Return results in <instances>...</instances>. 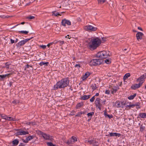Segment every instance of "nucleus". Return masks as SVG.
Here are the masks:
<instances>
[{
  "label": "nucleus",
  "instance_id": "obj_1",
  "mask_svg": "<svg viewBox=\"0 0 146 146\" xmlns=\"http://www.w3.org/2000/svg\"><path fill=\"white\" fill-rule=\"evenodd\" d=\"M69 81L67 78H64L57 82L53 87V90H56L58 88H62L66 87L68 85Z\"/></svg>",
  "mask_w": 146,
  "mask_h": 146
},
{
  "label": "nucleus",
  "instance_id": "obj_2",
  "mask_svg": "<svg viewBox=\"0 0 146 146\" xmlns=\"http://www.w3.org/2000/svg\"><path fill=\"white\" fill-rule=\"evenodd\" d=\"M101 43V40L98 38L92 39L88 43V47L92 50H94L100 46Z\"/></svg>",
  "mask_w": 146,
  "mask_h": 146
},
{
  "label": "nucleus",
  "instance_id": "obj_3",
  "mask_svg": "<svg viewBox=\"0 0 146 146\" xmlns=\"http://www.w3.org/2000/svg\"><path fill=\"white\" fill-rule=\"evenodd\" d=\"M101 60L100 59H94L90 61L89 64L91 66L99 65L101 64Z\"/></svg>",
  "mask_w": 146,
  "mask_h": 146
},
{
  "label": "nucleus",
  "instance_id": "obj_4",
  "mask_svg": "<svg viewBox=\"0 0 146 146\" xmlns=\"http://www.w3.org/2000/svg\"><path fill=\"white\" fill-rule=\"evenodd\" d=\"M84 29L87 31L94 32L97 30V28L96 27H93L90 25H88L84 27Z\"/></svg>",
  "mask_w": 146,
  "mask_h": 146
},
{
  "label": "nucleus",
  "instance_id": "obj_5",
  "mask_svg": "<svg viewBox=\"0 0 146 146\" xmlns=\"http://www.w3.org/2000/svg\"><path fill=\"white\" fill-rule=\"evenodd\" d=\"M137 82H139L138 84H135L131 86V88L133 90H135L136 89L140 87L142 85V84L143 83L141 80H138V79L137 80Z\"/></svg>",
  "mask_w": 146,
  "mask_h": 146
},
{
  "label": "nucleus",
  "instance_id": "obj_6",
  "mask_svg": "<svg viewBox=\"0 0 146 146\" xmlns=\"http://www.w3.org/2000/svg\"><path fill=\"white\" fill-rule=\"evenodd\" d=\"M101 102V100L99 98H96L95 101V104L96 107H97L100 110L101 109V108L102 105Z\"/></svg>",
  "mask_w": 146,
  "mask_h": 146
},
{
  "label": "nucleus",
  "instance_id": "obj_7",
  "mask_svg": "<svg viewBox=\"0 0 146 146\" xmlns=\"http://www.w3.org/2000/svg\"><path fill=\"white\" fill-rule=\"evenodd\" d=\"M32 38L28 39H25L23 40H22L18 43L17 44V46L18 47L24 45L26 42L30 40Z\"/></svg>",
  "mask_w": 146,
  "mask_h": 146
},
{
  "label": "nucleus",
  "instance_id": "obj_8",
  "mask_svg": "<svg viewBox=\"0 0 146 146\" xmlns=\"http://www.w3.org/2000/svg\"><path fill=\"white\" fill-rule=\"evenodd\" d=\"M61 24L63 26L65 27L66 26V24H67L68 25H71V23L69 20L64 19L62 20L61 22Z\"/></svg>",
  "mask_w": 146,
  "mask_h": 146
},
{
  "label": "nucleus",
  "instance_id": "obj_9",
  "mask_svg": "<svg viewBox=\"0 0 146 146\" xmlns=\"http://www.w3.org/2000/svg\"><path fill=\"white\" fill-rule=\"evenodd\" d=\"M90 73L89 72H86L84 75H83L82 77L81 78L83 81L85 80L90 75Z\"/></svg>",
  "mask_w": 146,
  "mask_h": 146
},
{
  "label": "nucleus",
  "instance_id": "obj_10",
  "mask_svg": "<svg viewBox=\"0 0 146 146\" xmlns=\"http://www.w3.org/2000/svg\"><path fill=\"white\" fill-rule=\"evenodd\" d=\"M143 35V33L140 32H138L136 34V37L137 40H141L142 39V36Z\"/></svg>",
  "mask_w": 146,
  "mask_h": 146
},
{
  "label": "nucleus",
  "instance_id": "obj_11",
  "mask_svg": "<svg viewBox=\"0 0 146 146\" xmlns=\"http://www.w3.org/2000/svg\"><path fill=\"white\" fill-rule=\"evenodd\" d=\"M42 136L43 138L45 139L51 140L52 139V137H50V135H47L44 133Z\"/></svg>",
  "mask_w": 146,
  "mask_h": 146
},
{
  "label": "nucleus",
  "instance_id": "obj_12",
  "mask_svg": "<svg viewBox=\"0 0 146 146\" xmlns=\"http://www.w3.org/2000/svg\"><path fill=\"white\" fill-rule=\"evenodd\" d=\"M124 105H125V104L123 102H117L115 103V106L117 108H123Z\"/></svg>",
  "mask_w": 146,
  "mask_h": 146
},
{
  "label": "nucleus",
  "instance_id": "obj_13",
  "mask_svg": "<svg viewBox=\"0 0 146 146\" xmlns=\"http://www.w3.org/2000/svg\"><path fill=\"white\" fill-rule=\"evenodd\" d=\"M28 134H29V132L27 131H22L17 132L15 134L16 136H17L18 135H25Z\"/></svg>",
  "mask_w": 146,
  "mask_h": 146
},
{
  "label": "nucleus",
  "instance_id": "obj_14",
  "mask_svg": "<svg viewBox=\"0 0 146 146\" xmlns=\"http://www.w3.org/2000/svg\"><path fill=\"white\" fill-rule=\"evenodd\" d=\"M110 52L109 51H103V56L104 58H105L108 56H110L109 54Z\"/></svg>",
  "mask_w": 146,
  "mask_h": 146
},
{
  "label": "nucleus",
  "instance_id": "obj_15",
  "mask_svg": "<svg viewBox=\"0 0 146 146\" xmlns=\"http://www.w3.org/2000/svg\"><path fill=\"white\" fill-rule=\"evenodd\" d=\"M146 78V73L144 74L143 75L141 76L138 78V80H141L143 82L145 81L144 79Z\"/></svg>",
  "mask_w": 146,
  "mask_h": 146
},
{
  "label": "nucleus",
  "instance_id": "obj_16",
  "mask_svg": "<svg viewBox=\"0 0 146 146\" xmlns=\"http://www.w3.org/2000/svg\"><path fill=\"white\" fill-rule=\"evenodd\" d=\"M88 142L90 144H92L94 146H98L97 145L98 142L95 140H91L88 141Z\"/></svg>",
  "mask_w": 146,
  "mask_h": 146
},
{
  "label": "nucleus",
  "instance_id": "obj_17",
  "mask_svg": "<svg viewBox=\"0 0 146 146\" xmlns=\"http://www.w3.org/2000/svg\"><path fill=\"white\" fill-rule=\"evenodd\" d=\"M6 120L9 121H17V119H16L12 117H8L7 116Z\"/></svg>",
  "mask_w": 146,
  "mask_h": 146
},
{
  "label": "nucleus",
  "instance_id": "obj_18",
  "mask_svg": "<svg viewBox=\"0 0 146 146\" xmlns=\"http://www.w3.org/2000/svg\"><path fill=\"white\" fill-rule=\"evenodd\" d=\"M96 57L98 58H103L104 56H103V51L98 52L96 54Z\"/></svg>",
  "mask_w": 146,
  "mask_h": 146
},
{
  "label": "nucleus",
  "instance_id": "obj_19",
  "mask_svg": "<svg viewBox=\"0 0 146 146\" xmlns=\"http://www.w3.org/2000/svg\"><path fill=\"white\" fill-rule=\"evenodd\" d=\"M109 135L111 137L118 136L119 137L121 135L120 134L116 133H110Z\"/></svg>",
  "mask_w": 146,
  "mask_h": 146
},
{
  "label": "nucleus",
  "instance_id": "obj_20",
  "mask_svg": "<svg viewBox=\"0 0 146 146\" xmlns=\"http://www.w3.org/2000/svg\"><path fill=\"white\" fill-rule=\"evenodd\" d=\"M52 16L58 17V16H60L61 15L60 13H59L58 12H57L56 11H53L52 12Z\"/></svg>",
  "mask_w": 146,
  "mask_h": 146
},
{
  "label": "nucleus",
  "instance_id": "obj_21",
  "mask_svg": "<svg viewBox=\"0 0 146 146\" xmlns=\"http://www.w3.org/2000/svg\"><path fill=\"white\" fill-rule=\"evenodd\" d=\"M12 74V73H10L9 74H7L5 75H0V77L1 78H5L6 77H7L8 78H9L10 77V75Z\"/></svg>",
  "mask_w": 146,
  "mask_h": 146
},
{
  "label": "nucleus",
  "instance_id": "obj_22",
  "mask_svg": "<svg viewBox=\"0 0 146 146\" xmlns=\"http://www.w3.org/2000/svg\"><path fill=\"white\" fill-rule=\"evenodd\" d=\"M112 93L113 94L114 93H115L117 91L118 89V86H112Z\"/></svg>",
  "mask_w": 146,
  "mask_h": 146
},
{
  "label": "nucleus",
  "instance_id": "obj_23",
  "mask_svg": "<svg viewBox=\"0 0 146 146\" xmlns=\"http://www.w3.org/2000/svg\"><path fill=\"white\" fill-rule=\"evenodd\" d=\"M90 97V95H84L81 97V99L82 100H86L89 98Z\"/></svg>",
  "mask_w": 146,
  "mask_h": 146
},
{
  "label": "nucleus",
  "instance_id": "obj_24",
  "mask_svg": "<svg viewBox=\"0 0 146 146\" xmlns=\"http://www.w3.org/2000/svg\"><path fill=\"white\" fill-rule=\"evenodd\" d=\"M139 116L141 118H146V113H140L139 114Z\"/></svg>",
  "mask_w": 146,
  "mask_h": 146
},
{
  "label": "nucleus",
  "instance_id": "obj_25",
  "mask_svg": "<svg viewBox=\"0 0 146 146\" xmlns=\"http://www.w3.org/2000/svg\"><path fill=\"white\" fill-rule=\"evenodd\" d=\"M66 143L68 145H69L72 144L74 143V142H73V140H72V139L71 137L69 139L67 140Z\"/></svg>",
  "mask_w": 146,
  "mask_h": 146
},
{
  "label": "nucleus",
  "instance_id": "obj_26",
  "mask_svg": "<svg viewBox=\"0 0 146 146\" xmlns=\"http://www.w3.org/2000/svg\"><path fill=\"white\" fill-rule=\"evenodd\" d=\"M39 64L40 66H42L43 65H45L46 66H48L49 64V62H44L42 61L40 62Z\"/></svg>",
  "mask_w": 146,
  "mask_h": 146
},
{
  "label": "nucleus",
  "instance_id": "obj_27",
  "mask_svg": "<svg viewBox=\"0 0 146 146\" xmlns=\"http://www.w3.org/2000/svg\"><path fill=\"white\" fill-rule=\"evenodd\" d=\"M12 142L13 145H17L18 144L19 141L17 139H15L13 140Z\"/></svg>",
  "mask_w": 146,
  "mask_h": 146
},
{
  "label": "nucleus",
  "instance_id": "obj_28",
  "mask_svg": "<svg viewBox=\"0 0 146 146\" xmlns=\"http://www.w3.org/2000/svg\"><path fill=\"white\" fill-rule=\"evenodd\" d=\"M83 105V102H81L77 104V105L76 106V109H78L79 108H80Z\"/></svg>",
  "mask_w": 146,
  "mask_h": 146
},
{
  "label": "nucleus",
  "instance_id": "obj_29",
  "mask_svg": "<svg viewBox=\"0 0 146 146\" xmlns=\"http://www.w3.org/2000/svg\"><path fill=\"white\" fill-rule=\"evenodd\" d=\"M136 93H135L133 95H131L130 96L128 97V99L130 100H132L136 96Z\"/></svg>",
  "mask_w": 146,
  "mask_h": 146
},
{
  "label": "nucleus",
  "instance_id": "obj_30",
  "mask_svg": "<svg viewBox=\"0 0 146 146\" xmlns=\"http://www.w3.org/2000/svg\"><path fill=\"white\" fill-rule=\"evenodd\" d=\"M130 74L129 73H127L125 74L123 77L124 80H125L127 78L130 76Z\"/></svg>",
  "mask_w": 146,
  "mask_h": 146
},
{
  "label": "nucleus",
  "instance_id": "obj_31",
  "mask_svg": "<svg viewBox=\"0 0 146 146\" xmlns=\"http://www.w3.org/2000/svg\"><path fill=\"white\" fill-rule=\"evenodd\" d=\"M91 87L92 89L93 90V91L96 90L97 87L96 86V84H92L91 85Z\"/></svg>",
  "mask_w": 146,
  "mask_h": 146
},
{
  "label": "nucleus",
  "instance_id": "obj_32",
  "mask_svg": "<svg viewBox=\"0 0 146 146\" xmlns=\"http://www.w3.org/2000/svg\"><path fill=\"white\" fill-rule=\"evenodd\" d=\"M26 124L27 125H32L33 126L35 125V122H27V123H26Z\"/></svg>",
  "mask_w": 146,
  "mask_h": 146
},
{
  "label": "nucleus",
  "instance_id": "obj_33",
  "mask_svg": "<svg viewBox=\"0 0 146 146\" xmlns=\"http://www.w3.org/2000/svg\"><path fill=\"white\" fill-rule=\"evenodd\" d=\"M98 4H102L106 1V0H98Z\"/></svg>",
  "mask_w": 146,
  "mask_h": 146
},
{
  "label": "nucleus",
  "instance_id": "obj_34",
  "mask_svg": "<svg viewBox=\"0 0 146 146\" xmlns=\"http://www.w3.org/2000/svg\"><path fill=\"white\" fill-rule=\"evenodd\" d=\"M105 62L107 64H109L111 63V61L110 59H106L104 60Z\"/></svg>",
  "mask_w": 146,
  "mask_h": 146
},
{
  "label": "nucleus",
  "instance_id": "obj_35",
  "mask_svg": "<svg viewBox=\"0 0 146 146\" xmlns=\"http://www.w3.org/2000/svg\"><path fill=\"white\" fill-rule=\"evenodd\" d=\"M94 112H91L90 113H88L87 115L88 116V117L90 116V118H91L92 116L94 115Z\"/></svg>",
  "mask_w": 146,
  "mask_h": 146
},
{
  "label": "nucleus",
  "instance_id": "obj_36",
  "mask_svg": "<svg viewBox=\"0 0 146 146\" xmlns=\"http://www.w3.org/2000/svg\"><path fill=\"white\" fill-rule=\"evenodd\" d=\"M33 136H28V137H27L26 139H27V140L29 141L33 139Z\"/></svg>",
  "mask_w": 146,
  "mask_h": 146
},
{
  "label": "nucleus",
  "instance_id": "obj_37",
  "mask_svg": "<svg viewBox=\"0 0 146 146\" xmlns=\"http://www.w3.org/2000/svg\"><path fill=\"white\" fill-rule=\"evenodd\" d=\"M71 138L72 139V140H73V142H74V143L75 142L77 141V138L76 137L72 136L71 137Z\"/></svg>",
  "mask_w": 146,
  "mask_h": 146
},
{
  "label": "nucleus",
  "instance_id": "obj_38",
  "mask_svg": "<svg viewBox=\"0 0 146 146\" xmlns=\"http://www.w3.org/2000/svg\"><path fill=\"white\" fill-rule=\"evenodd\" d=\"M137 105L136 104H131L129 105H127V107H129V108H133L135 106Z\"/></svg>",
  "mask_w": 146,
  "mask_h": 146
},
{
  "label": "nucleus",
  "instance_id": "obj_39",
  "mask_svg": "<svg viewBox=\"0 0 146 146\" xmlns=\"http://www.w3.org/2000/svg\"><path fill=\"white\" fill-rule=\"evenodd\" d=\"M0 115H1V117L2 119H4L5 120H6V117L7 116L5 115H3V114L1 115L0 114Z\"/></svg>",
  "mask_w": 146,
  "mask_h": 146
},
{
  "label": "nucleus",
  "instance_id": "obj_40",
  "mask_svg": "<svg viewBox=\"0 0 146 146\" xmlns=\"http://www.w3.org/2000/svg\"><path fill=\"white\" fill-rule=\"evenodd\" d=\"M19 32L21 33H24L25 34H27L28 33V31H19Z\"/></svg>",
  "mask_w": 146,
  "mask_h": 146
},
{
  "label": "nucleus",
  "instance_id": "obj_41",
  "mask_svg": "<svg viewBox=\"0 0 146 146\" xmlns=\"http://www.w3.org/2000/svg\"><path fill=\"white\" fill-rule=\"evenodd\" d=\"M37 133L38 135H42L44 133L42 132L41 131H39V130L37 131Z\"/></svg>",
  "mask_w": 146,
  "mask_h": 146
},
{
  "label": "nucleus",
  "instance_id": "obj_42",
  "mask_svg": "<svg viewBox=\"0 0 146 146\" xmlns=\"http://www.w3.org/2000/svg\"><path fill=\"white\" fill-rule=\"evenodd\" d=\"M47 145L49 146H55L54 145H53L51 142H47Z\"/></svg>",
  "mask_w": 146,
  "mask_h": 146
},
{
  "label": "nucleus",
  "instance_id": "obj_43",
  "mask_svg": "<svg viewBox=\"0 0 146 146\" xmlns=\"http://www.w3.org/2000/svg\"><path fill=\"white\" fill-rule=\"evenodd\" d=\"M35 18L34 16H30L27 17V18L29 19H34Z\"/></svg>",
  "mask_w": 146,
  "mask_h": 146
},
{
  "label": "nucleus",
  "instance_id": "obj_44",
  "mask_svg": "<svg viewBox=\"0 0 146 146\" xmlns=\"http://www.w3.org/2000/svg\"><path fill=\"white\" fill-rule=\"evenodd\" d=\"M95 96H93L90 99V101L91 102H93L95 100Z\"/></svg>",
  "mask_w": 146,
  "mask_h": 146
},
{
  "label": "nucleus",
  "instance_id": "obj_45",
  "mask_svg": "<svg viewBox=\"0 0 146 146\" xmlns=\"http://www.w3.org/2000/svg\"><path fill=\"white\" fill-rule=\"evenodd\" d=\"M82 114V113L80 112H78V114L76 115V117H80L81 115Z\"/></svg>",
  "mask_w": 146,
  "mask_h": 146
},
{
  "label": "nucleus",
  "instance_id": "obj_46",
  "mask_svg": "<svg viewBox=\"0 0 146 146\" xmlns=\"http://www.w3.org/2000/svg\"><path fill=\"white\" fill-rule=\"evenodd\" d=\"M22 140L23 141L24 143H27L28 142V141L27 140V139H26L25 140H24V139H22Z\"/></svg>",
  "mask_w": 146,
  "mask_h": 146
},
{
  "label": "nucleus",
  "instance_id": "obj_47",
  "mask_svg": "<svg viewBox=\"0 0 146 146\" xmlns=\"http://www.w3.org/2000/svg\"><path fill=\"white\" fill-rule=\"evenodd\" d=\"M19 102L18 100H15L12 102V103L13 104H17L19 103Z\"/></svg>",
  "mask_w": 146,
  "mask_h": 146
},
{
  "label": "nucleus",
  "instance_id": "obj_48",
  "mask_svg": "<svg viewBox=\"0 0 146 146\" xmlns=\"http://www.w3.org/2000/svg\"><path fill=\"white\" fill-rule=\"evenodd\" d=\"M40 46L43 49H45L46 47V46L45 45H41Z\"/></svg>",
  "mask_w": 146,
  "mask_h": 146
},
{
  "label": "nucleus",
  "instance_id": "obj_49",
  "mask_svg": "<svg viewBox=\"0 0 146 146\" xmlns=\"http://www.w3.org/2000/svg\"><path fill=\"white\" fill-rule=\"evenodd\" d=\"M110 91L108 90H106L105 92V93L108 94H110Z\"/></svg>",
  "mask_w": 146,
  "mask_h": 146
},
{
  "label": "nucleus",
  "instance_id": "obj_50",
  "mask_svg": "<svg viewBox=\"0 0 146 146\" xmlns=\"http://www.w3.org/2000/svg\"><path fill=\"white\" fill-rule=\"evenodd\" d=\"M58 42H59L61 44H63L64 43V41H58ZM57 42H55V43H57Z\"/></svg>",
  "mask_w": 146,
  "mask_h": 146
},
{
  "label": "nucleus",
  "instance_id": "obj_51",
  "mask_svg": "<svg viewBox=\"0 0 146 146\" xmlns=\"http://www.w3.org/2000/svg\"><path fill=\"white\" fill-rule=\"evenodd\" d=\"M54 43V42H51V43H50L48 44H47V46H48V47H49L51 45H52Z\"/></svg>",
  "mask_w": 146,
  "mask_h": 146
},
{
  "label": "nucleus",
  "instance_id": "obj_52",
  "mask_svg": "<svg viewBox=\"0 0 146 146\" xmlns=\"http://www.w3.org/2000/svg\"><path fill=\"white\" fill-rule=\"evenodd\" d=\"M106 115L110 118H111L112 117V115Z\"/></svg>",
  "mask_w": 146,
  "mask_h": 146
},
{
  "label": "nucleus",
  "instance_id": "obj_53",
  "mask_svg": "<svg viewBox=\"0 0 146 146\" xmlns=\"http://www.w3.org/2000/svg\"><path fill=\"white\" fill-rule=\"evenodd\" d=\"M10 41L11 44H13L15 42L14 40H13L12 39H10Z\"/></svg>",
  "mask_w": 146,
  "mask_h": 146
},
{
  "label": "nucleus",
  "instance_id": "obj_54",
  "mask_svg": "<svg viewBox=\"0 0 146 146\" xmlns=\"http://www.w3.org/2000/svg\"><path fill=\"white\" fill-rule=\"evenodd\" d=\"M136 105H137L136 106H137V108H140V107L139 106V103H137V104H136Z\"/></svg>",
  "mask_w": 146,
  "mask_h": 146
},
{
  "label": "nucleus",
  "instance_id": "obj_55",
  "mask_svg": "<svg viewBox=\"0 0 146 146\" xmlns=\"http://www.w3.org/2000/svg\"><path fill=\"white\" fill-rule=\"evenodd\" d=\"M78 66L79 67H80V64H76L75 66V67H76Z\"/></svg>",
  "mask_w": 146,
  "mask_h": 146
},
{
  "label": "nucleus",
  "instance_id": "obj_56",
  "mask_svg": "<svg viewBox=\"0 0 146 146\" xmlns=\"http://www.w3.org/2000/svg\"><path fill=\"white\" fill-rule=\"evenodd\" d=\"M75 112V111L74 110H73L72 111L71 113H73V114H71V115H74V113Z\"/></svg>",
  "mask_w": 146,
  "mask_h": 146
},
{
  "label": "nucleus",
  "instance_id": "obj_57",
  "mask_svg": "<svg viewBox=\"0 0 146 146\" xmlns=\"http://www.w3.org/2000/svg\"><path fill=\"white\" fill-rule=\"evenodd\" d=\"M138 29L139 30H141V31H143L142 29L140 27H138Z\"/></svg>",
  "mask_w": 146,
  "mask_h": 146
},
{
  "label": "nucleus",
  "instance_id": "obj_58",
  "mask_svg": "<svg viewBox=\"0 0 146 146\" xmlns=\"http://www.w3.org/2000/svg\"><path fill=\"white\" fill-rule=\"evenodd\" d=\"M9 65V63L8 62H6L5 63V65L6 66H8Z\"/></svg>",
  "mask_w": 146,
  "mask_h": 146
},
{
  "label": "nucleus",
  "instance_id": "obj_59",
  "mask_svg": "<svg viewBox=\"0 0 146 146\" xmlns=\"http://www.w3.org/2000/svg\"><path fill=\"white\" fill-rule=\"evenodd\" d=\"M20 146H23L24 145H23V144L22 143H21L20 144V145H19Z\"/></svg>",
  "mask_w": 146,
  "mask_h": 146
},
{
  "label": "nucleus",
  "instance_id": "obj_60",
  "mask_svg": "<svg viewBox=\"0 0 146 146\" xmlns=\"http://www.w3.org/2000/svg\"><path fill=\"white\" fill-rule=\"evenodd\" d=\"M26 66H27V68H29V64H27V65Z\"/></svg>",
  "mask_w": 146,
  "mask_h": 146
},
{
  "label": "nucleus",
  "instance_id": "obj_61",
  "mask_svg": "<svg viewBox=\"0 0 146 146\" xmlns=\"http://www.w3.org/2000/svg\"><path fill=\"white\" fill-rule=\"evenodd\" d=\"M142 129L143 130V129H144V128H143V127H142V126H141L140 127V129Z\"/></svg>",
  "mask_w": 146,
  "mask_h": 146
},
{
  "label": "nucleus",
  "instance_id": "obj_62",
  "mask_svg": "<svg viewBox=\"0 0 146 146\" xmlns=\"http://www.w3.org/2000/svg\"><path fill=\"white\" fill-rule=\"evenodd\" d=\"M99 95V94L98 93H97L96 94L95 96H98Z\"/></svg>",
  "mask_w": 146,
  "mask_h": 146
},
{
  "label": "nucleus",
  "instance_id": "obj_63",
  "mask_svg": "<svg viewBox=\"0 0 146 146\" xmlns=\"http://www.w3.org/2000/svg\"><path fill=\"white\" fill-rule=\"evenodd\" d=\"M81 112L82 113V114H84L85 113L86 111H81Z\"/></svg>",
  "mask_w": 146,
  "mask_h": 146
},
{
  "label": "nucleus",
  "instance_id": "obj_64",
  "mask_svg": "<svg viewBox=\"0 0 146 146\" xmlns=\"http://www.w3.org/2000/svg\"><path fill=\"white\" fill-rule=\"evenodd\" d=\"M25 23L24 22H22V23H21V24H22V25H23Z\"/></svg>",
  "mask_w": 146,
  "mask_h": 146
}]
</instances>
